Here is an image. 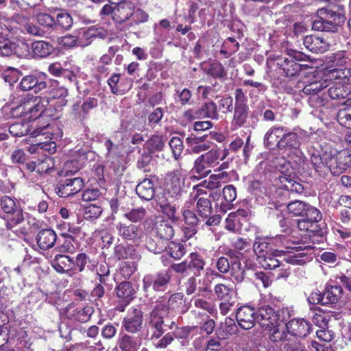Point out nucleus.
<instances>
[{
  "label": "nucleus",
  "instance_id": "nucleus-1",
  "mask_svg": "<svg viewBox=\"0 0 351 351\" xmlns=\"http://www.w3.org/2000/svg\"><path fill=\"white\" fill-rule=\"evenodd\" d=\"M287 249L293 251L287 252L289 254L285 258L286 263H281L276 271V279L287 278L290 275V268L287 263L295 265H303L309 262L311 257L308 254V251L312 250L310 245H306L300 243H293L292 245L287 246Z\"/></svg>",
  "mask_w": 351,
  "mask_h": 351
},
{
  "label": "nucleus",
  "instance_id": "nucleus-2",
  "mask_svg": "<svg viewBox=\"0 0 351 351\" xmlns=\"http://www.w3.org/2000/svg\"><path fill=\"white\" fill-rule=\"evenodd\" d=\"M203 194H206L202 189H197L193 196V199L196 202V211L205 225L207 226H216L219 225L221 220V217L219 214H214L212 207V203L209 198L202 197Z\"/></svg>",
  "mask_w": 351,
  "mask_h": 351
},
{
  "label": "nucleus",
  "instance_id": "nucleus-3",
  "mask_svg": "<svg viewBox=\"0 0 351 351\" xmlns=\"http://www.w3.org/2000/svg\"><path fill=\"white\" fill-rule=\"evenodd\" d=\"M234 99L233 117L231 121V128L233 130L245 126L247 123L248 118H250L247 97L242 88H236Z\"/></svg>",
  "mask_w": 351,
  "mask_h": 351
},
{
  "label": "nucleus",
  "instance_id": "nucleus-4",
  "mask_svg": "<svg viewBox=\"0 0 351 351\" xmlns=\"http://www.w3.org/2000/svg\"><path fill=\"white\" fill-rule=\"evenodd\" d=\"M343 289L341 285L329 282L321 292L319 290L312 291L308 297L311 304L329 305L337 304L342 297Z\"/></svg>",
  "mask_w": 351,
  "mask_h": 351
},
{
  "label": "nucleus",
  "instance_id": "nucleus-5",
  "mask_svg": "<svg viewBox=\"0 0 351 351\" xmlns=\"http://www.w3.org/2000/svg\"><path fill=\"white\" fill-rule=\"evenodd\" d=\"M271 168L279 171L283 175L279 176V180L282 184V187L289 191L302 193L304 191V186L299 182L292 180L287 176L286 173L289 169V163L287 159L284 156H276L272 155L267 159Z\"/></svg>",
  "mask_w": 351,
  "mask_h": 351
},
{
  "label": "nucleus",
  "instance_id": "nucleus-6",
  "mask_svg": "<svg viewBox=\"0 0 351 351\" xmlns=\"http://www.w3.org/2000/svg\"><path fill=\"white\" fill-rule=\"evenodd\" d=\"M324 161L333 176H339L351 169V153L347 149L326 153Z\"/></svg>",
  "mask_w": 351,
  "mask_h": 351
},
{
  "label": "nucleus",
  "instance_id": "nucleus-7",
  "mask_svg": "<svg viewBox=\"0 0 351 351\" xmlns=\"http://www.w3.org/2000/svg\"><path fill=\"white\" fill-rule=\"evenodd\" d=\"M41 97H32L21 100V104L14 109L12 113L14 116H23L25 119L35 120L45 111V105Z\"/></svg>",
  "mask_w": 351,
  "mask_h": 351
},
{
  "label": "nucleus",
  "instance_id": "nucleus-8",
  "mask_svg": "<svg viewBox=\"0 0 351 351\" xmlns=\"http://www.w3.org/2000/svg\"><path fill=\"white\" fill-rule=\"evenodd\" d=\"M1 207L5 213L3 216L5 226L12 230L24 221L23 212L20 206H16L14 199L8 196H3L1 199Z\"/></svg>",
  "mask_w": 351,
  "mask_h": 351
},
{
  "label": "nucleus",
  "instance_id": "nucleus-9",
  "mask_svg": "<svg viewBox=\"0 0 351 351\" xmlns=\"http://www.w3.org/2000/svg\"><path fill=\"white\" fill-rule=\"evenodd\" d=\"M162 308H158L154 306L153 308L149 313L147 321V328L145 335V339L150 341L158 339L165 333V316L162 312Z\"/></svg>",
  "mask_w": 351,
  "mask_h": 351
},
{
  "label": "nucleus",
  "instance_id": "nucleus-10",
  "mask_svg": "<svg viewBox=\"0 0 351 351\" xmlns=\"http://www.w3.org/2000/svg\"><path fill=\"white\" fill-rule=\"evenodd\" d=\"M171 279V269L146 274L143 279V291L148 292L150 289H153L154 291H165L167 289Z\"/></svg>",
  "mask_w": 351,
  "mask_h": 351
},
{
  "label": "nucleus",
  "instance_id": "nucleus-11",
  "mask_svg": "<svg viewBox=\"0 0 351 351\" xmlns=\"http://www.w3.org/2000/svg\"><path fill=\"white\" fill-rule=\"evenodd\" d=\"M231 267V261L228 257L221 256L216 262V267L218 271L208 267L205 270L202 285L198 288L200 292L210 291V287L215 278H223L222 274H227Z\"/></svg>",
  "mask_w": 351,
  "mask_h": 351
},
{
  "label": "nucleus",
  "instance_id": "nucleus-12",
  "mask_svg": "<svg viewBox=\"0 0 351 351\" xmlns=\"http://www.w3.org/2000/svg\"><path fill=\"white\" fill-rule=\"evenodd\" d=\"M158 308H162V312L166 315L170 311L180 314L185 313L189 308L186 304V299L182 293L172 294L166 301L165 297H160L156 302L155 305Z\"/></svg>",
  "mask_w": 351,
  "mask_h": 351
},
{
  "label": "nucleus",
  "instance_id": "nucleus-13",
  "mask_svg": "<svg viewBox=\"0 0 351 351\" xmlns=\"http://www.w3.org/2000/svg\"><path fill=\"white\" fill-rule=\"evenodd\" d=\"M29 47L27 43L19 40L16 42L0 36V56H16L18 58H25L28 56Z\"/></svg>",
  "mask_w": 351,
  "mask_h": 351
},
{
  "label": "nucleus",
  "instance_id": "nucleus-14",
  "mask_svg": "<svg viewBox=\"0 0 351 351\" xmlns=\"http://www.w3.org/2000/svg\"><path fill=\"white\" fill-rule=\"evenodd\" d=\"M184 117L189 120L204 118L218 120L219 114L216 104L209 101L204 103L199 108L187 110L184 112Z\"/></svg>",
  "mask_w": 351,
  "mask_h": 351
},
{
  "label": "nucleus",
  "instance_id": "nucleus-15",
  "mask_svg": "<svg viewBox=\"0 0 351 351\" xmlns=\"http://www.w3.org/2000/svg\"><path fill=\"white\" fill-rule=\"evenodd\" d=\"M122 327L128 334L140 332L143 328V313L138 308H132L122 321Z\"/></svg>",
  "mask_w": 351,
  "mask_h": 351
},
{
  "label": "nucleus",
  "instance_id": "nucleus-16",
  "mask_svg": "<svg viewBox=\"0 0 351 351\" xmlns=\"http://www.w3.org/2000/svg\"><path fill=\"white\" fill-rule=\"evenodd\" d=\"M84 187L82 178L76 177L59 181L56 187V193L61 197H67L80 192Z\"/></svg>",
  "mask_w": 351,
  "mask_h": 351
},
{
  "label": "nucleus",
  "instance_id": "nucleus-17",
  "mask_svg": "<svg viewBox=\"0 0 351 351\" xmlns=\"http://www.w3.org/2000/svg\"><path fill=\"white\" fill-rule=\"evenodd\" d=\"M276 66L281 75L293 78L298 76L306 65L301 64L293 59L282 57L276 59Z\"/></svg>",
  "mask_w": 351,
  "mask_h": 351
},
{
  "label": "nucleus",
  "instance_id": "nucleus-18",
  "mask_svg": "<svg viewBox=\"0 0 351 351\" xmlns=\"http://www.w3.org/2000/svg\"><path fill=\"white\" fill-rule=\"evenodd\" d=\"M256 322L263 329L276 326L278 323V315L269 305H263L256 310Z\"/></svg>",
  "mask_w": 351,
  "mask_h": 351
},
{
  "label": "nucleus",
  "instance_id": "nucleus-19",
  "mask_svg": "<svg viewBox=\"0 0 351 351\" xmlns=\"http://www.w3.org/2000/svg\"><path fill=\"white\" fill-rule=\"evenodd\" d=\"M93 312V308L90 306L75 307L71 304H69L64 310L65 315L69 319L80 323L89 321Z\"/></svg>",
  "mask_w": 351,
  "mask_h": 351
},
{
  "label": "nucleus",
  "instance_id": "nucleus-20",
  "mask_svg": "<svg viewBox=\"0 0 351 351\" xmlns=\"http://www.w3.org/2000/svg\"><path fill=\"white\" fill-rule=\"evenodd\" d=\"M256 310L250 306H243L238 308L236 313L237 321L244 330H249L254 326L256 322Z\"/></svg>",
  "mask_w": 351,
  "mask_h": 351
},
{
  "label": "nucleus",
  "instance_id": "nucleus-21",
  "mask_svg": "<svg viewBox=\"0 0 351 351\" xmlns=\"http://www.w3.org/2000/svg\"><path fill=\"white\" fill-rule=\"evenodd\" d=\"M184 180L176 172L169 173L165 178V190L171 197H179L183 192Z\"/></svg>",
  "mask_w": 351,
  "mask_h": 351
},
{
  "label": "nucleus",
  "instance_id": "nucleus-22",
  "mask_svg": "<svg viewBox=\"0 0 351 351\" xmlns=\"http://www.w3.org/2000/svg\"><path fill=\"white\" fill-rule=\"evenodd\" d=\"M285 132H286V127L278 125L271 127L264 136L265 147L271 150L278 149L280 141H281Z\"/></svg>",
  "mask_w": 351,
  "mask_h": 351
},
{
  "label": "nucleus",
  "instance_id": "nucleus-23",
  "mask_svg": "<svg viewBox=\"0 0 351 351\" xmlns=\"http://www.w3.org/2000/svg\"><path fill=\"white\" fill-rule=\"evenodd\" d=\"M286 328L290 335L305 337L312 328L310 322L304 319L295 318L287 323Z\"/></svg>",
  "mask_w": 351,
  "mask_h": 351
},
{
  "label": "nucleus",
  "instance_id": "nucleus-24",
  "mask_svg": "<svg viewBox=\"0 0 351 351\" xmlns=\"http://www.w3.org/2000/svg\"><path fill=\"white\" fill-rule=\"evenodd\" d=\"M117 296L125 303L117 308L119 311H124L125 306L128 305L134 298L136 290L130 281H123L119 283L115 288Z\"/></svg>",
  "mask_w": 351,
  "mask_h": 351
},
{
  "label": "nucleus",
  "instance_id": "nucleus-25",
  "mask_svg": "<svg viewBox=\"0 0 351 351\" xmlns=\"http://www.w3.org/2000/svg\"><path fill=\"white\" fill-rule=\"evenodd\" d=\"M19 87L23 91L33 90L34 93H38L47 88V82L40 80L34 75H28L21 79Z\"/></svg>",
  "mask_w": 351,
  "mask_h": 351
},
{
  "label": "nucleus",
  "instance_id": "nucleus-26",
  "mask_svg": "<svg viewBox=\"0 0 351 351\" xmlns=\"http://www.w3.org/2000/svg\"><path fill=\"white\" fill-rule=\"evenodd\" d=\"M226 255L231 258V268L229 270L230 276L235 282H242L245 277V271L241 266V263L239 260L237 252L232 250H228Z\"/></svg>",
  "mask_w": 351,
  "mask_h": 351
},
{
  "label": "nucleus",
  "instance_id": "nucleus-27",
  "mask_svg": "<svg viewBox=\"0 0 351 351\" xmlns=\"http://www.w3.org/2000/svg\"><path fill=\"white\" fill-rule=\"evenodd\" d=\"M142 346V338L124 333L119 336L117 346L120 351H138Z\"/></svg>",
  "mask_w": 351,
  "mask_h": 351
},
{
  "label": "nucleus",
  "instance_id": "nucleus-28",
  "mask_svg": "<svg viewBox=\"0 0 351 351\" xmlns=\"http://www.w3.org/2000/svg\"><path fill=\"white\" fill-rule=\"evenodd\" d=\"M303 44L306 49L315 53H322L329 47L326 40L315 35H308L303 38Z\"/></svg>",
  "mask_w": 351,
  "mask_h": 351
},
{
  "label": "nucleus",
  "instance_id": "nucleus-29",
  "mask_svg": "<svg viewBox=\"0 0 351 351\" xmlns=\"http://www.w3.org/2000/svg\"><path fill=\"white\" fill-rule=\"evenodd\" d=\"M301 142L298 133L289 131L286 127L281 141H280L279 149L281 151H291L300 148Z\"/></svg>",
  "mask_w": 351,
  "mask_h": 351
},
{
  "label": "nucleus",
  "instance_id": "nucleus-30",
  "mask_svg": "<svg viewBox=\"0 0 351 351\" xmlns=\"http://www.w3.org/2000/svg\"><path fill=\"white\" fill-rule=\"evenodd\" d=\"M79 35L84 43V46L90 45L93 38H104L107 35L106 30L100 26L93 25L86 29H82Z\"/></svg>",
  "mask_w": 351,
  "mask_h": 351
},
{
  "label": "nucleus",
  "instance_id": "nucleus-31",
  "mask_svg": "<svg viewBox=\"0 0 351 351\" xmlns=\"http://www.w3.org/2000/svg\"><path fill=\"white\" fill-rule=\"evenodd\" d=\"M134 4L131 1L114 5L113 20L117 23H124L130 19Z\"/></svg>",
  "mask_w": 351,
  "mask_h": 351
},
{
  "label": "nucleus",
  "instance_id": "nucleus-32",
  "mask_svg": "<svg viewBox=\"0 0 351 351\" xmlns=\"http://www.w3.org/2000/svg\"><path fill=\"white\" fill-rule=\"evenodd\" d=\"M329 86L328 94L332 99H345L351 93L350 83L346 84L337 81L331 82Z\"/></svg>",
  "mask_w": 351,
  "mask_h": 351
},
{
  "label": "nucleus",
  "instance_id": "nucleus-33",
  "mask_svg": "<svg viewBox=\"0 0 351 351\" xmlns=\"http://www.w3.org/2000/svg\"><path fill=\"white\" fill-rule=\"evenodd\" d=\"M54 269L61 274L73 275V258L65 254H56L53 260Z\"/></svg>",
  "mask_w": 351,
  "mask_h": 351
},
{
  "label": "nucleus",
  "instance_id": "nucleus-34",
  "mask_svg": "<svg viewBox=\"0 0 351 351\" xmlns=\"http://www.w3.org/2000/svg\"><path fill=\"white\" fill-rule=\"evenodd\" d=\"M57 240V234L51 229H43L38 232L36 242L39 247L46 250L53 247Z\"/></svg>",
  "mask_w": 351,
  "mask_h": 351
},
{
  "label": "nucleus",
  "instance_id": "nucleus-35",
  "mask_svg": "<svg viewBox=\"0 0 351 351\" xmlns=\"http://www.w3.org/2000/svg\"><path fill=\"white\" fill-rule=\"evenodd\" d=\"M118 234L125 240L136 241L141 237V230L138 226L126 225L119 222L116 225Z\"/></svg>",
  "mask_w": 351,
  "mask_h": 351
},
{
  "label": "nucleus",
  "instance_id": "nucleus-36",
  "mask_svg": "<svg viewBox=\"0 0 351 351\" xmlns=\"http://www.w3.org/2000/svg\"><path fill=\"white\" fill-rule=\"evenodd\" d=\"M136 192L140 198L149 201L154 197L156 187L150 178H145L137 184Z\"/></svg>",
  "mask_w": 351,
  "mask_h": 351
},
{
  "label": "nucleus",
  "instance_id": "nucleus-37",
  "mask_svg": "<svg viewBox=\"0 0 351 351\" xmlns=\"http://www.w3.org/2000/svg\"><path fill=\"white\" fill-rule=\"evenodd\" d=\"M156 204L159 207L160 210L166 215L169 219L173 222L178 221L179 217L176 215L177 210L176 204L165 197H158Z\"/></svg>",
  "mask_w": 351,
  "mask_h": 351
},
{
  "label": "nucleus",
  "instance_id": "nucleus-38",
  "mask_svg": "<svg viewBox=\"0 0 351 351\" xmlns=\"http://www.w3.org/2000/svg\"><path fill=\"white\" fill-rule=\"evenodd\" d=\"M282 253V250H274L259 258L258 262L265 269H276L282 263L277 257Z\"/></svg>",
  "mask_w": 351,
  "mask_h": 351
},
{
  "label": "nucleus",
  "instance_id": "nucleus-39",
  "mask_svg": "<svg viewBox=\"0 0 351 351\" xmlns=\"http://www.w3.org/2000/svg\"><path fill=\"white\" fill-rule=\"evenodd\" d=\"M32 51L35 58H44L50 56L54 47L53 45L47 41L37 40L32 43Z\"/></svg>",
  "mask_w": 351,
  "mask_h": 351
},
{
  "label": "nucleus",
  "instance_id": "nucleus-40",
  "mask_svg": "<svg viewBox=\"0 0 351 351\" xmlns=\"http://www.w3.org/2000/svg\"><path fill=\"white\" fill-rule=\"evenodd\" d=\"M263 114V120L265 121L274 122L276 120L278 112L271 109H265V110L258 108L250 114V121L249 126L254 128L258 122V116Z\"/></svg>",
  "mask_w": 351,
  "mask_h": 351
},
{
  "label": "nucleus",
  "instance_id": "nucleus-41",
  "mask_svg": "<svg viewBox=\"0 0 351 351\" xmlns=\"http://www.w3.org/2000/svg\"><path fill=\"white\" fill-rule=\"evenodd\" d=\"M154 230L156 234L165 241L171 240L175 234L173 226L167 220L156 221L154 226Z\"/></svg>",
  "mask_w": 351,
  "mask_h": 351
},
{
  "label": "nucleus",
  "instance_id": "nucleus-42",
  "mask_svg": "<svg viewBox=\"0 0 351 351\" xmlns=\"http://www.w3.org/2000/svg\"><path fill=\"white\" fill-rule=\"evenodd\" d=\"M213 292L215 298L220 301H228L234 299V291L230 285L218 283L215 285Z\"/></svg>",
  "mask_w": 351,
  "mask_h": 351
},
{
  "label": "nucleus",
  "instance_id": "nucleus-43",
  "mask_svg": "<svg viewBox=\"0 0 351 351\" xmlns=\"http://www.w3.org/2000/svg\"><path fill=\"white\" fill-rule=\"evenodd\" d=\"M114 254L118 260L128 258L135 260L138 259L139 257V255L133 246L123 244L115 245L114 247Z\"/></svg>",
  "mask_w": 351,
  "mask_h": 351
},
{
  "label": "nucleus",
  "instance_id": "nucleus-44",
  "mask_svg": "<svg viewBox=\"0 0 351 351\" xmlns=\"http://www.w3.org/2000/svg\"><path fill=\"white\" fill-rule=\"evenodd\" d=\"M253 250L257 255L258 260L275 249L273 248L271 239L268 238H257L254 243Z\"/></svg>",
  "mask_w": 351,
  "mask_h": 351
},
{
  "label": "nucleus",
  "instance_id": "nucleus-45",
  "mask_svg": "<svg viewBox=\"0 0 351 351\" xmlns=\"http://www.w3.org/2000/svg\"><path fill=\"white\" fill-rule=\"evenodd\" d=\"M73 25V19L69 12L62 10L56 14L55 18V30L67 31L72 27Z\"/></svg>",
  "mask_w": 351,
  "mask_h": 351
},
{
  "label": "nucleus",
  "instance_id": "nucleus-46",
  "mask_svg": "<svg viewBox=\"0 0 351 351\" xmlns=\"http://www.w3.org/2000/svg\"><path fill=\"white\" fill-rule=\"evenodd\" d=\"M328 86L329 84L326 80H314L304 86L302 92L306 95L315 96Z\"/></svg>",
  "mask_w": 351,
  "mask_h": 351
},
{
  "label": "nucleus",
  "instance_id": "nucleus-47",
  "mask_svg": "<svg viewBox=\"0 0 351 351\" xmlns=\"http://www.w3.org/2000/svg\"><path fill=\"white\" fill-rule=\"evenodd\" d=\"M146 247L150 252L159 254L167 248V245L165 241L156 234L147 237Z\"/></svg>",
  "mask_w": 351,
  "mask_h": 351
},
{
  "label": "nucleus",
  "instance_id": "nucleus-48",
  "mask_svg": "<svg viewBox=\"0 0 351 351\" xmlns=\"http://www.w3.org/2000/svg\"><path fill=\"white\" fill-rule=\"evenodd\" d=\"M343 25L328 21L327 19L322 20L321 19L315 20L313 23V29L321 32H337L339 27Z\"/></svg>",
  "mask_w": 351,
  "mask_h": 351
},
{
  "label": "nucleus",
  "instance_id": "nucleus-49",
  "mask_svg": "<svg viewBox=\"0 0 351 351\" xmlns=\"http://www.w3.org/2000/svg\"><path fill=\"white\" fill-rule=\"evenodd\" d=\"M47 93L49 97L51 99H56L64 98L68 95L67 89L59 84V83L54 80L47 83Z\"/></svg>",
  "mask_w": 351,
  "mask_h": 351
},
{
  "label": "nucleus",
  "instance_id": "nucleus-50",
  "mask_svg": "<svg viewBox=\"0 0 351 351\" xmlns=\"http://www.w3.org/2000/svg\"><path fill=\"white\" fill-rule=\"evenodd\" d=\"M165 143V138L162 136L153 135L145 143V148L150 153L162 150Z\"/></svg>",
  "mask_w": 351,
  "mask_h": 351
},
{
  "label": "nucleus",
  "instance_id": "nucleus-51",
  "mask_svg": "<svg viewBox=\"0 0 351 351\" xmlns=\"http://www.w3.org/2000/svg\"><path fill=\"white\" fill-rule=\"evenodd\" d=\"M221 329L218 332V336L221 339H226L228 335H232L238 332V327L234 320L230 317H226L223 323L221 324Z\"/></svg>",
  "mask_w": 351,
  "mask_h": 351
},
{
  "label": "nucleus",
  "instance_id": "nucleus-52",
  "mask_svg": "<svg viewBox=\"0 0 351 351\" xmlns=\"http://www.w3.org/2000/svg\"><path fill=\"white\" fill-rule=\"evenodd\" d=\"M317 14L319 19L322 20L327 19L335 23L339 21V24L341 25H343L346 21V17L342 14L334 12L326 8L319 9Z\"/></svg>",
  "mask_w": 351,
  "mask_h": 351
},
{
  "label": "nucleus",
  "instance_id": "nucleus-53",
  "mask_svg": "<svg viewBox=\"0 0 351 351\" xmlns=\"http://www.w3.org/2000/svg\"><path fill=\"white\" fill-rule=\"evenodd\" d=\"M287 161L293 169H298L304 165V156L300 148L289 151Z\"/></svg>",
  "mask_w": 351,
  "mask_h": 351
},
{
  "label": "nucleus",
  "instance_id": "nucleus-54",
  "mask_svg": "<svg viewBox=\"0 0 351 351\" xmlns=\"http://www.w3.org/2000/svg\"><path fill=\"white\" fill-rule=\"evenodd\" d=\"M104 146L106 148V159L108 162H110L112 164H114L120 156V152L119 145L114 144L111 140L106 139L104 142Z\"/></svg>",
  "mask_w": 351,
  "mask_h": 351
},
{
  "label": "nucleus",
  "instance_id": "nucleus-55",
  "mask_svg": "<svg viewBox=\"0 0 351 351\" xmlns=\"http://www.w3.org/2000/svg\"><path fill=\"white\" fill-rule=\"evenodd\" d=\"M209 168H210V165H207L200 156L195 160L192 172L197 174V176L194 175V177L201 178L207 176L210 173Z\"/></svg>",
  "mask_w": 351,
  "mask_h": 351
},
{
  "label": "nucleus",
  "instance_id": "nucleus-56",
  "mask_svg": "<svg viewBox=\"0 0 351 351\" xmlns=\"http://www.w3.org/2000/svg\"><path fill=\"white\" fill-rule=\"evenodd\" d=\"M132 12V14L130 17V22L128 23L130 27L138 25L148 21L149 14L143 10L141 8L135 9V6H134L133 12Z\"/></svg>",
  "mask_w": 351,
  "mask_h": 351
},
{
  "label": "nucleus",
  "instance_id": "nucleus-57",
  "mask_svg": "<svg viewBox=\"0 0 351 351\" xmlns=\"http://www.w3.org/2000/svg\"><path fill=\"white\" fill-rule=\"evenodd\" d=\"M147 214V210L143 207L133 208L125 213L124 217L132 223L141 222Z\"/></svg>",
  "mask_w": 351,
  "mask_h": 351
},
{
  "label": "nucleus",
  "instance_id": "nucleus-58",
  "mask_svg": "<svg viewBox=\"0 0 351 351\" xmlns=\"http://www.w3.org/2000/svg\"><path fill=\"white\" fill-rule=\"evenodd\" d=\"M152 154L149 152L143 153L138 158L136 167L139 169H143L145 172H150L151 167L154 166Z\"/></svg>",
  "mask_w": 351,
  "mask_h": 351
},
{
  "label": "nucleus",
  "instance_id": "nucleus-59",
  "mask_svg": "<svg viewBox=\"0 0 351 351\" xmlns=\"http://www.w3.org/2000/svg\"><path fill=\"white\" fill-rule=\"evenodd\" d=\"M302 217L305 218L317 227V223L322 219V214L318 209L307 204Z\"/></svg>",
  "mask_w": 351,
  "mask_h": 351
},
{
  "label": "nucleus",
  "instance_id": "nucleus-60",
  "mask_svg": "<svg viewBox=\"0 0 351 351\" xmlns=\"http://www.w3.org/2000/svg\"><path fill=\"white\" fill-rule=\"evenodd\" d=\"M266 330L269 331V339L273 342L287 341V343L288 341H291L287 338L288 335L286 331L284 329L280 330L278 324Z\"/></svg>",
  "mask_w": 351,
  "mask_h": 351
},
{
  "label": "nucleus",
  "instance_id": "nucleus-61",
  "mask_svg": "<svg viewBox=\"0 0 351 351\" xmlns=\"http://www.w3.org/2000/svg\"><path fill=\"white\" fill-rule=\"evenodd\" d=\"M168 254L176 260L180 259L185 254L186 249L181 243L171 242L167 246Z\"/></svg>",
  "mask_w": 351,
  "mask_h": 351
},
{
  "label": "nucleus",
  "instance_id": "nucleus-62",
  "mask_svg": "<svg viewBox=\"0 0 351 351\" xmlns=\"http://www.w3.org/2000/svg\"><path fill=\"white\" fill-rule=\"evenodd\" d=\"M62 236L65 240L62 244L56 247V250L61 253H73L75 250V247L73 243L74 241V237L73 235L67 233H63Z\"/></svg>",
  "mask_w": 351,
  "mask_h": 351
},
{
  "label": "nucleus",
  "instance_id": "nucleus-63",
  "mask_svg": "<svg viewBox=\"0 0 351 351\" xmlns=\"http://www.w3.org/2000/svg\"><path fill=\"white\" fill-rule=\"evenodd\" d=\"M190 258L191 260L188 263L189 267L195 269L196 271L195 275L197 276L199 275L200 271L204 269L206 263L203 258L197 253H191Z\"/></svg>",
  "mask_w": 351,
  "mask_h": 351
},
{
  "label": "nucleus",
  "instance_id": "nucleus-64",
  "mask_svg": "<svg viewBox=\"0 0 351 351\" xmlns=\"http://www.w3.org/2000/svg\"><path fill=\"white\" fill-rule=\"evenodd\" d=\"M29 131V125L23 121L16 122L9 127V132L14 136H25Z\"/></svg>",
  "mask_w": 351,
  "mask_h": 351
}]
</instances>
